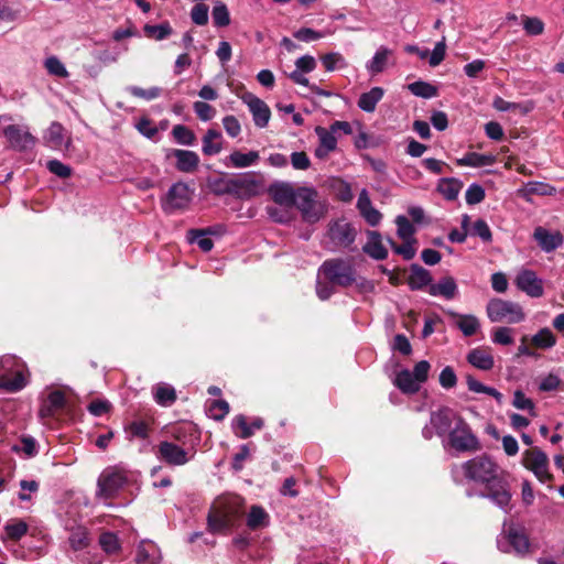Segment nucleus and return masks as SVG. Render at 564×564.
<instances>
[{"label":"nucleus","mask_w":564,"mask_h":564,"mask_svg":"<svg viewBox=\"0 0 564 564\" xmlns=\"http://www.w3.org/2000/svg\"><path fill=\"white\" fill-rule=\"evenodd\" d=\"M452 475L456 481H460V475L469 481L487 485L496 480L503 471L499 465L488 455H478L452 468Z\"/></svg>","instance_id":"1"},{"label":"nucleus","mask_w":564,"mask_h":564,"mask_svg":"<svg viewBox=\"0 0 564 564\" xmlns=\"http://www.w3.org/2000/svg\"><path fill=\"white\" fill-rule=\"evenodd\" d=\"M0 389L18 392L29 382V370L24 361L15 356L6 355L0 358Z\"/></svg>","instance_id":"2"},{"label":"nucleus","mask_w":564,"mask_h":564,"mask_svg":"<svg viewBox=\"0 0 564 564\" xmlns=\"http://www.w3.org/2000/svg\"><path fill=\"white\" fill-rule=\"evenodd\" d=\"M318 274L333 285L347 288L356 282V270L350 259L333 258L323 262Z\"/></svg>","instance_id":"3"},{"label":"nucleus","mask_w":564,"mask_h":564,"mask_svg":"<svg viewBox=\"0 0 564 564\" xmlns=\"http://www.w3.org/2000/svg\"><path fill=\"white\" fill-rule=\"evenodd\" d=\"M486 313L492 323L519 324L525 319L520 304L502 299H491L486 306Z\"/></svg>","instance_id":"4"},{"label":"nucleus","mask_w":564,"mask_h":564,"mask_svg":"<svg viewBox=\"0 0 564 564\" xmlns=\"http://www.w3.org/2000/svg\"><path fill=\"white\" fill-rule=\"evenodd\" d=\"M127 481V471L122 467L109 466L98 477L96 496L105 500L111 499Z\"/></svg>","instance_id":"5"},{"label":"nucleus","mask_w":564,"mask_h":564,"mask_svg":"<svg viewBox=\"0 0 564 564\" xmlns=\"http://www.w3.org/2000/svg\"><path fill=\"white\" fill-rule=\"evenodd\" d=\"M295 206L303 219L311 224L318 221L326 214L325 205L318 199L317 192L313 188L300 187Z\"/></svg>","instance_id":"6"},{"label":"nucleus","mask_w":564,"mask_h":564,"mask_svg":"<svg viewBox=\"0 0 564 564\" xmlns=\"http://www.w3.org/2000/svg\"><path fill=\"white\" fill-rule=\"evenodd\" d=\"M356 235L355 227L346 219L330 221L326 234V246L332 251L349 248L354 243Z\"/></svg>","instance_id":"7"},{"label":"nucleus","mask_w":564,"mask_h":564,"mask_svg":"<svg viewBox=\"0 0 564 564\" xmlns=\"http://www.w3.org/2000/svg\"><path fill=\"white\" fill-rule=\"evenodd\" d=\"M448 443L460 453L477 452L481 448L478 437L463 417L457 420V424L451 430Z\"/></svg>","instance_id":"8"},{"label":"nucleus","mask_w":564,"mask_h":564,"mask_svg":"<svg viewBox=\"0 0 564 564\" xmlns=\"http://www.w3.org/2000/svg\"><path fill=\"white\" fill-rule=\"evenodd\" d=\"M522 465L543 484L551 482L554 478L550 473L549 457L539 447H532L523 452Z\"/></svg>","instance_id":"9"},{"label":"nucleus","mask_w":564,"mask_h":564,"mask_svg":"<svg viewBox=\"0 0 564 564\" xmlns=\"http://www.w3.org/2000/svg\"><path fill=\"white\" fill-rule=\"evenodd\" d=\"M192 200V191L188 185L178 182L173 184L162 200V208L165 213L172 214L188 207Z\"/></svg>","instance_id":"10"},{"label":"nucleus","mask_w":564,"mask_h":564,"mask_svg":"<svg viewBox=\"0 0 564 564\" xmlns=\"http://www.w3.org/2000/svg\"><path fill=\"white\" fill-rule=\"evenodd\" d=\"M194 454L195 452L193 449H185L169 441L161 442L156 451V457L172 466H183L187 464L194 457Z\"/></svg>","instance_id":"11"},{"label":"nucleus","mask_w":564,"mask_h":564,"mask_svg":"<svg viewBox=\"0 0 564 564\" xmlns=\"http://www.w3.org/2000/svg\"><path fill=\"white\" fill-rule=\"evenodd\" d=\"M482 497L488 498L506 512L510 509L511 492L508 481L500 475L496 480L486 485V492Z\"/></svg>","instance_id":"12"},{"label":"nucleus","mask_w":564,"mask_h":564,"mask_svg":"<svg viewBox=\"0 0 564 564\" xmlns=\"http://www.w3.org/2000/svg\"><path fill=\"white\" fill-rule=\"evenodd\" d=\"M241 101L247 105L252 115L253 122L258 128H265L271 118L269 106L252 93H245L240 96Z\"/></svg>","instance_id":"13"},{"label":"nucleus","mask_w":564,"mask_h":564,"mask_svg":"<svg viewBox=\"0 0 564 564\" xmlns=\"http://www.w3.org/2000/svg\"><path fill=\"white\" fill-rule=\"evenodd\" d=\"M232 195L239 198L258 196L262 189V183L251 174L230 178Z\"/></svg>","instance_id":"14"},{"label":"nucleus","mask_w":564,"mask_h":564,"mask_svg":"<svg viewBox=\"0 0 564 564\" xmlns=\"http://www.w3.org/2000/svg\"><path fill=\"white\" fill-rule=\"evenodd\" d=\"M516 285L519 290L531 297H541L543 295V282L532 270L523 269L516 278Z\"/></svg>","instance_id":"15"},{"label":"nucleus","mask_w":564,"mask_h":564,"mask_svg":"<svg viewBox=\"0 0 564 564\" xmlns=\"http://www.w3.org/2000/svg\"><path fill=\"white\" fill-rule=\"evenodd\" d=\"M460 419L462 416L456 414L453 410L444 408L431 415V424L440 436H448L453 426L457 424V420Z\"/></svg>","instance_id":"16"},{"label":"nucleus","mask_w":564,"mask_h":564,"mask_svg":"<svg viewBox=\"0 0 564 564\" xmlns=\"http://www.w3.org/2000/svg\"><path fill=\"white\" fill-rule=\"evenodd\" d=\"M269 193L278 205L286 208L295 206L299 188L289 183H274L270 186Z\"/></svg>","instance_id":"17"},{"label":"nucleus","mask_w":564,"mask_h":564,"mask_svg":"<svg viewBox=\"0 0 564 564\" xmlns=\"http://www.w3.org/2000/svg\"><path fill=\"white\" fill-rule=\"evenodd\" d=\"M466 360L474 368L481 371H489L495 366V358L489 347H476L466 355Z\"/></svg>","instance_id":"18"},{"label":"nucleus","mask_w":564,"mask_h":564,"mask_svg":"<svg viewBox=\"0 0 564 564\" xmlns=\"http://www.w3.org/2000/svg\"><path fill=\"white\" fill-rule=\"evenodd\" d=\"M393 51L387 46H380L371 59L366 63V69L371 76H376L384 72L390 65Z\"/></svg>","instance_id":"19"},{"label":"nucleus","mask_w":564,"mask_h":564,"mask_svg":"<svg viewBox=\"0 0 564 564\" xmlns=\"http://www.w3.org/2000/svg\"><path fill=\"white\" fill-rule=\"evenodd\" d=\"M533 237L545 252H552L563 245V236L558 231L551 232L543 227L535 228Z\"/></svg>","instance_id":"20"},{"label":"nucleus","mask_w":564,"mask_h":564,"mask_svg":"<svg viewBox=\"0 0 564 564\" xmlns=\"http://www.w3.org/2000/svg\"><path fill=\"white\" fill-rule=\"evenodd\" d=\"M447 314L455 319V326L463 333L464 336L470 337L479 332L480 322L475 315L459 314L454 311H448Z\"/></svg>","instance_id":"21"},{"label":"nucleus","mask_w":564,"mask_h":564,"mask_svg":"<svg viewBox=\"0 0 564 564\" xmlns=\"http://www.w3.org/2000/svg\"><path fill=\"white\" fill-rule=\"evenodd\" d=\"M232 524V520L228 513L224 512L216 503L208 513L207 525L208 531L212 533H220L227 531Z\"/></svg>","instance_id":"22"},{"label":"nucleus","mask_w":564,"mask_h":564,"mask_svg":"<svg viewBox=\"0 0 564 564\" xmlns=\"http://www.w3.org/2000/svg\"><path fill=\"white\" fill-rule=\"evenodd\" d=\"M65 406V394L59 390L52 391L47 398L43 400L39 415L41 419H47Z\"/></svg>","instance_id":"23"},{"label":"nucleus","mask_w":564,"mask_h":564,"mask_svg":"<svg viewBox=\"0 0 564 564\" xmlns=\"http://www.w3.org/2000/svg\"><path fill=\"white\" fill-rule=\"evenodd\" d=\"M262 427L263 420L260 417L253 419L250 424L247 422V417L242 414L235 416L232 420V430L239 438H248L254 434V431L261 430Z\"/></svg>","instance_id":"24"},{"label":"nucleus","mask_w":564,"mask_h":564,"mask_svg":"<svg viewBox=\"0 0 564 564\" xmlns=\"http://www.w3.org/2000/svg\"><path fill=\"white\" fill-rule=\"evenodd\" d=\"M3 134L10 142L11 147L15 149L23 150L33 144L32 135L28 131H24L14 124L4 128Z\"/></svg>","instance_id":"25"},{"label":"nucleus","mask_w":564,"mask_h":564,"mask_svg":"<svg viewBox=\"0 0 564 564\" xmlns=\"http://www.w3.org/2000/svg\"><path fill=\"white\" fill-rule=\"evenodd\" d=\"M172 155L176 159V169L184 173L194 172L199 164V156L194 151L175 149Z\"/></svg>","instance_id":"26"},{"label":"nucleus","mask_w":564,"mask_h":564,"mask_svg":"<svg viewBox=\"0 0 564 564\" xmlns=\"http://www.w3.org/2000/svg\"><path fill=\"white\" fill-rule=\"evenodd\" d=\"M315 132L319 138V145L315 150V155L319 159H324L329 154V152L336 149L337 139L335 138L332 129L327 130L323 127H317Z\"/></svg>","instance_id":"27"},{"label":"nucleus","mask_w":564,"mask_h":564,"mask_svg":"<svg viewBox=\"0 0 564 564\" xmlns=\"http://www.w3.org/2000/svg\"><path fill=\"white\" fill-rule=\"evenodd\" d=\"M223 135L218 130L208 129L202 138V151L207 156H213L223 150Z\"/></svg>","instance_id":"28"},{"label":"nucleus","mask_w":564,"mask_h":564,"mask_svg":"<svg viewBox=\"0 0 564 564\" xmlns=\"http://www.w3.org/2000/svg\"><path fill=\"white\" fill-rule=\"evenodd\" d=\"M362 250L376 260H383L388 257V250L382 245L381 235L378 231L368 232V240Z\"/></svg>","instance_id":"29"},{"label":"nucleus","mask_w":564,"mask_h":564,"mask_svg":"<svg viewBox=\"0 0 564 564\" xmlns=\"http://www.w3.org/2000/svg\"><path fill=\"white\" fill-rule=\"evenodd\" d=\"M429 293L432 296H443L447 300H452L457 294V284L452 276H444L437 283L431 284Z\"/></svg>","instance_id":"30"},{"label":"nucleus","mask_w":564,"mask_h":564,"mask_svg":"<svg viewBox=\"0 0 564 564\" xmlns=\"http://www.w3.org/2000/svg\"><path fill=\"white\" fill-rule=\"evenodd\" d=\"M393 383L403 393L413 394L420 390L421 383L419 380L406 369L397 373Z\"/></svg>","instance_id":"31"},{"label":"nucleus","mask_w":564,"mask_h":564,"mask_svg":"<svg viewBox=\"0 0 564 564\" xmlns=\"http://www.w3.org/2000/svg\"><path fill=\"white\" fill-rule=\"evenodd\" d=\"M432 282L431 273L421 265L413 264L411 267L408 284L411 290H421L430 286Z\"/></svg>","instance_id":"32"},{"label":"nucleus","mask_w":564,"mask_h":564,"mask_svg":"<svg viewBox=\"0 0 564 564\" xmlns=\"http://www.w3.org/2000/svg\"><path fill=\"white\" fill-rule=\"evenodd\" d=\"M216 231L213 228L208 229H191L187 232V240L191 243H197V246L204 251L208 252L213 249L214 242L208 235H214Z\"/></svg>","instance_id":"33"},{"label":"nucleus","mask_w":564,"mask_h":564,"mask_svg":"<svg viewBox=\"0 0 564 564\" xmlns=\"http://www.w3.org/2000/svg\"><path fill=\"white\" fill-rule=\"evenodd\" d=\"M496 162V156L492 154H481L477 152H468L463 158L457 159L456 163L459 166L481 167L491 165Z\"/></svg>","instance_id":"34"},{"label":"nucleus","mask_w":564,"mask_h":564,"mask_svg":"<svg viewBox=\"0 0 564 564\" xmlns=\"http://www.w3.org/2000/svg\"><path fill=\"white\" fill-rule=\"evenodd\" d=\"M384 90L381 87H372L369 91L360 95L358 107L366 112H373L377 104L383 98Z\"/></svg>","instance_id":"35"},{"label":"nucleus","mask_w":564,"mask_h":564,"mask_svg":"<svg viewBox=\"0 0 564 564\" xmlns=\"http://www.w3.org/2000/svg\"><path fill=\"white\" fill-rule=\"evenodd\" d=\"M258 160L259 153L257 151H249L248 153L232 151L227 158L226 165H231L236 169H245L256 164Z\"/></svg>","instance_id":"36"},{"label":"nucleus","mask_w":564,"mask_h":564,"mask_svg":"<svg viewBox=\"0 0 564 564\" xmlns=\"http://www.w3.org/2000/svg\"><path fill=\"white\" fill-rule=\"evenodd\" d=\"M530 344L534 348L547 350L556 345V337L550 328L543 327L531 336Z\"/></svg>","instance_id":"37"},{"label":"nucleus","mask_w":564,"mask_h":564,"mask_svg":"<svg viewBox=\"0 0 564 564\" xmlns=\"http://www.w3.org/2000/svg\"><path fill=\"white\" fill-rule=\"evenodd\" d=\"M269 524V514L260 506H252L247 514V527L250 530H259Z\"/></svg>","instance_id":"38"},{"label":"nucleus","mask_w":564,"mask_h":564,"mask_svg":"<svg viewBox=\"0 0 564 564\" xmlns=\"http://www.w3.org/2000/svg\"><path fill=\"white\" fill-rule=\"evenodd\" d=\"M153 398L162 406H170L176 400L175 389L166 383L158 384L153 388Z\"/></svg>","instance_id":"39"},{"label":"nucleus","mask_w":564,"mask_h":564,"mask_svg":"<svg viewBox=\"0 0 564 564\" xmlns=\"http://www.w3.org/2000/svg\"><path fill=\"white\" fill-rule=\"evenodd\" d=\"M465 378L469 391L488 394L492 397L498 402V404L502 403L503 395L497 389L485 386L471 375H466Z\"/></svg>","instance_id":"40"},{"label":"nucleus","mask_w":564,"mask_h":564,"mask_svg":"<svg viewBox=\"0 0 564 564\" xmlns=\"http://www.w3.org/2000/svg\"><path fill=\"white\" fill-rule=\"evenodd\" d=\"M217 505L224 512L228 513L230 519L234 521V519L239 517L241 512L243 499L239 496H227L223 499H219Z\"/></svg>","instance_id":"41"},{"label":"nucleus","mask_w":564,"mask_h":564,"mask_svg":"<svg viewBox=\"0 0 564 564\" xmlns=\"http://www.w3.org/2000/svg\"><path fill=\"white\" fill-rule=\"evenodd\" d=\"M463 187L456 178H442L437 184V191L448 200H454Z\"/></svg>","instance_id":"42"},{"label":"nucleus","mask_w":564,"mask_h":564,"mask_svg":"<svg viewBox=\"0 0 564 564\" xmlns=\"http://www.w3.org/2000/svg\"><path fill=\"white\" fill-rule=\"evenodd\" d=\"M507 539L511 547L517 553H525L529 550V540L522 530L510 528L507 533Z\"/></svg>","instance_id":"43"},{"label":"nucleus","mask_w":564,"mask_h":564,"mask_svg":"<svg viewBox=\"0 0 564 564\" xmlns=\"http://www.w3.org/2000/svg\"><path fill=\"white\" fill-rule=\"evenodd\" d=\"M491 340L496 345L509 346L514 343V329L499 326L491 330Z\"/></svg>","instance_id":"44"},{"label":"nucleus","mask_w":564,"mask_h":564,"mask_svg":"<svg viewBox=\"0 0 564 564\" xmlns=\"http://www.w3.org/2000/svg\"><path fill=\"white\" fill-rule=\"evenodd\" d=\"M322 64L327 72L343 69L348 66L346 58L338 52H332L321 57Z\"/></svg>","instance_id":"45"},{"label":"nucleus","mask_w":564,"mask_h":564,"mask_svg":"<svg viewBox=\"0 0 564 564\" xmlns=\"http://www.w3.org/2000/svg\"><path fill=\"white\" fill-rule=\"evenodd\" d=\"M512 405L518 410L527 411L532 417L536 416L535 404L532 399L528 398L521 390L513 392Z\"/></svg>","instance_id":"46"},{"label":"nucleus","mask_w":564,"mask_h":564,"mask_svg":"<svg viewBox=\"0 0 564 564\" xmlns=\"http://www.w3.org/2000/svg\"><path fill=\"white\" fill-rule=\"evenodd\" d=\"M4 532L10 540L18 541L28 532V524L20 519H12L4 525Z\"/></svg>","instance_id":"47"},{"label":"nucleus","mask_w":564,"mask_h":564,"mask_svg":"<svg viewBox=\"0 0 564 564\" xmlns=\"http://www.w3.org/2000/svg\"><path fill=\"white\" fill-rule=\"evenodd\" d=\"M171 133L178 144L193 145L195 143V133L184 124L174 126Z\"/></svg>","instance_id":"48"},{"label":"nucleus","mask_w":564,"mask_h":564,"mask_svg":"<svg viewBox=\"0 0 564 564\" xmlns=\"http://www.w3.org/2000/svg\"><path fill=\"white\" fill-rule=\"evenodd\" d=\"M68 540L73 550L78 551L85 549L89 544L87 529L84 527L73 529Z\"/></svg>","instance_id":"49"},{"label":"nucleus","mask_w":564,"mask_h":564,"mask_svg":"<svg viewBox=\"0 0 564 564\" xmlns=\"http://www.w3.org/2000/svg\"><path fill=\"white\" fill-rule=\"evenodd\" d=\"M290 78L297 85L308 87L312 93H314L318 96H324V97L332 96L330 91L324 90V89L317 87L316 85H311L308 82V78L305 76V73L301 72L296 68L290 74Z\"/></svg>","instance_id":"50"},{"label":"nucleus","mask_w":564,"mask_h":564,"mask_svg":"<svg viewBox=\"0 0 564 564\" xmlns=\"http://www.w3.org/2000/svg\"><path fill=\"white\" fill-rule=\"evenodd\" d=\"M44 67L50 75L67 78L69 76L68 70L65 65L61 62V59L56 56H50L44 61Z\"/></svg>","instance_id":"51"},{"label":"nucleus","mask_w":564,"mask_h":564,"mask_svg":"<svg viewBox=\"0 0 564 564\" xmlns=\"http://www.w3.org/2000/svg\"><path fill=\"white\" fill-rule=\"evenodd\" d=\"M409 90L417 97L432 98L437 95V88L425 82H414L408 86Z\"/></svg>","instance_id":"52"},{"label":"nucleus","mask_w":564,"mask_h":564,"mask_svg":"<svg viewBox=\"0 0 564 564\" xmlns=\"http://www.w3.org/2000/svg\"><path fill=\"white\" fill-rule=\"evenodd\" d=\"M143 30L147 36L156 41H162L172 34V28L166 22L159 25L145 24Z\"/></svg>","instance_id":"53"},{"label":"nucleus","mask_w":564,"mask_h":564,"mask_svg":"<svg viewBox=\"0 0 564 564\" xmlns=\"http://www.w3.org/2000/svg\"><path fill=\"white\" fill-rule=\"evenodd\" d=\"M99 545L107 554H116L120 550V543L117 534L104 532L99 536Z\"/></svg>","instance_id":"54"},{"label":"nucleus","mask_w":564,"mask_h":564,"mask_svg":"<svg viewBox=\"0 0 564 564\" xmlns=\"http://www.w3.org/2000/svg\"><path fill=\"white\" fill-rule=\"evenodd\" d=\"M395 224L398 227L397 234L402 240H415L413 238L415 229L405 216H403V215L398 216L395 218Z\"/></svg>","instance_id":"55"},{"label":"nucleus","mask_w":564,"mask_h":564,"mask_svg":"<svg viewBox=\"0 0 564 564\" xmlns=\"http://www.w3.org/2000/svg\"><path fill=\"white\" fill-rule=\"evenodd\" d=\"M393 251L403 257L405 260H411L416 253V240H403L402 245H397L394 241L389 240Z\"/></svg>","instance_id":"56"},{"label":"nucleus","mask_w":564,"mask_h":564,"mask_svg":"<svg viewBox=\"0 0 564 564\" xmlns=\"http://www.w3.org/2000/svg\"><path fill=\"white\" fill-rule=\"evenodd\" d=\"M525 191L529 194L540 196H553L556 193V188L554 186L543 182H529L525 185Z\"/></svg>","instance_id":"57"},{"label":"nucleus","mask_w":564,"mask_h":564,"mask_svg":"<svg viewBox=\"0 0 564 564\" xmlns=\"http://www.w3.org/2000/svg\"><path fill=\"white\" fill-rule=\"evenodd\" d=\"M229 413V404L225 400H214L208 405V415L216 420H223Z\"/></svg>","instance_id":"58"},{"label":"nucleus","mask_w":564,"mask_h":564,"mask_svg":"<svg viewBox=\"0 0 564 564\" xmlns=\"http://www.w3.org/2000/svg\"><path fill=\"white\" fill-rule=\"evenodd\" d=\"M469 235L477 236L485 242H489L492 239L491 230L484 219H477L473 224Z\"/></svg>","instance_id":"59"},{"label":"nucleus","mask_w":564,"mask_h":564,"mask_svg":"<svg viewBox=\"0 0 564 564\" xmlns=\"http://www.w3.org/2000/svg\"><path fill=\"white\" fill-rule=\"evenodd\" d=\"M193 109L202 121H209L216 116V109L205 101H195Z\"/></svg>","instance_id":"60"},{"label":"nucleus","mask_w":564,"mask_h":564,"mask_svg":"<svg viewBox=\"0 0 564 564\" xmlns=\"http://www.w3.org/2000/svg\"><path fill=\"white\" fill-rule=\"evenodd\" d=\"M212 15L216 26H227L230 23L229 11L224 3H217Z\"/></svg>","instance_id":"61"},{"label":"nucleus","mask_w":564,"mask_h":564,"mask_svg":"<svg viewBox=\"0 0 564 564\" xmlns=\"http://www.w3.org/2000/svg\"><path fill=\"white\" fill-rule=\"evenodd\" d=\"M15 452H22L26 457H33L37 454L36 441L31 436L21 438L20 445L13 446Z\"/></svg>","instance_id":"62"},{"label":"nucleus","mask_w":564,"mask_h":564,"mask_svg":"<svg viewBox=\"0 0 564 564\" xmlns=\"http://www.w3.org/2000/svg\"><path fill=\"white\" fill-rule=\"evenodd\" d=\"M128 91L134 97L142 98L145 100H152V99L160 97L162 90L159 87H151L149 89H143L138 86H130V87H128Z\"/></svg>","instance_id":"63"},{"label":"nucleus","mask_w":564,"mask_h":564,"mask_svg":"<svg viewBox=\"0 0 564 564\" xmlns=\"http://www.w3.org/2000/svg\"><path fill=\"white\" fill-rule=\"evenodd\" d=\"M208 185L210 191L217 196L226 194L232 195L230 178H216L210 181Z\"/></svg>","instance_id":"64"}]
</instances>
